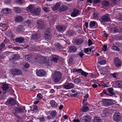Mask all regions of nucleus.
Segmentation results:
<instances>
[{
    "mask_svg": "<svg viewBox=\"0 0 122 122\" xmlns=\"http://www.w3.org/2000/svg\"><path fill=\"white\" fill-rule=\"evenodd\" d=\"M18 105L19 106L18 107L16 108L15 110L16 112L18 113L23 112L25 110V107L20 105H18Z\"/></svg>",
    "mask_w": 122,
    "mask_h": 122,
    "instance_id": "nucleus-7",
    "label": "nucleus"
},
{
    "mask_svg": "<svg viewBox=\"0 0 122 122\" xmlns=\"http://www.w3.org/2000/svg\"><path fill=\"white\" fill-rule=\"evenodd\" d=\"M102 4L103 6L106 7L109 5L110 2L106 1H104L102 2Z\"/></svg>",
    "mask_w": 122,
    "mask_h": 122,
    "instance_id": "nucleus-31",
    "label": "nucleus"
},
{
    "mask_svg": "<svg viewBox=\"0 0 122 122\" xmlns=\"http://www.w3.org/2000/svg\"><path fill=\"white\" fill-rule=\"evenodd\" d=\"M44 59V57L38 55L34 59V60L35 62H37L39 63H42Z\"/></svg>",
    "mask_w": 122,
    "mask_h": 122,
    "instance_id": "nucleus-2",
    "label": "nucleus"
},
{
    "mask_svg": "<svg viewBox=\"0 0 122 122\" xmlns=\"http://www.w3.org/2000/svg\"><path fill=\"white\" fill-rule=\"evenodd\" d=\"M37 25L39 28L42 29L45 27L44 22L41 21H38L37 22Z\"/></svg>",
    "mask_w": 122,
    "mask_h": 122,
    "instance_id": "nucleus-15",
    "label": "nucleus"
},
{
    "mask_svg": "<svg viewBox=\"0 0 122 122\" xmlns=\"http://www.w3.org/2000/svg\"><path fill=\"white\" fill-rule=\"evenodd\" d=\"M35 7L33 5H31L28 6L27 8V10L29 11L31 13L33 12V10H35Z\"/></svg>",
    "mask_w": 122,
    "mask_h": 122,
    "instance_id": "nucleus-18",
    "label": "nucleus"
},
{
    "mask_svg": "<svg viewBox=\"0 0 122 122\" xmlns=\"http://www.w3.org/2000/svg\"><path fill=\"white\" fill-rule=\"evenodd\" d=\"M33 12L32 13L35 15H38L40 13L41 10L38 8H35Z\"/></svg>",
    "mask_w": 122,
    "mask_h": 122,
    "instance_id": "nucleus-19",
    "label": "nucleus"
},
{
    "mask_svg": "<svg viewBox=\"0 0 122 122\" xmlns=\"http://www.w3.org/2000/svg\"><path fill=\"white\" fill-rule=\"evenodd\" d=\"M11 73L13 75H22L21 71L18 69L15 68L11 70Z\"/></svg>",
    "mask_w": 122,
    "mask_h": 122,
    "instance_id": "nucleus-4",
    "label": "nucleus"
},
{
    "mask_svg": "<svg viewBox=\"0 0 122 122\" xmlns=\"http://www.w3.org/2000/svg\"><path fill=\"white\" fill-rule=\"evenodd\" d=\"M96 22L94 21H92L90 22L89 25L90 27H92L94 26L96 24Z\"/></svg>",
    "mask_w": 122,
    "mask_h": 122,
    "instance_id": "nucleus-44",
    "label": "nucleus"
},
{
    "mask_svg": "<svg viewBox=\"0 0 122 122\" xmlns=\"http://www.w3.org/2000/svg\"><path fill=\"white\" fill-rule=\"evenodd\" d=\"M50 103L53 107H56L57 106V104L54 100H52L50 101Z\"/></svg>",
    "mask_w": 122,
    "mask_h": 122,
    "instance_id": "nucleus-29",
    "label": "nucleus"
},
{
    "mask_svg": "<svg viewBox=\"0 0 122 122\" xmlns=\"http://www.w3.org/2000/svg\"><path fill=\"white\" fill-rule=\"evenodd\" d=\"M46 73L45 71L42 69L38 70L36 72L37 75L40 76H42L45 75Z\"/></svg>",
    "mask_w": 122,
    "mask_h": 122,
    "instance_id": "nucleus-10",
    "label": "nucleus"
},
{
    "mask_svg": "<svg viewBox=\"0 0 122 122\" xmlns=\"http://www.w3.org/2000/svg\"><path fill=\"white\" fill-rule=\"evenodd\" d=\"M78 55L79 56L81 57L82 58L84 56V54L81 52H79L78 54Z\"/></svg>",
    "mask_w": 122,
    "mask_h": 122,
    "instance_id": "nucleus-54",
    "label": "nucleus"
},
{
    "mask_svg": "<svg viewBox=\"0 0 122 122\" xmlns=\"http://www.w3.org/2000/svg\"><path fill=\"white\" fill-rule=\"evenodd\" d=\"M92 44V41L90 39L88 40V44L89 46H90Z\"/></svg>",
    "mask_w": 122,
    "mask_h": 122,
    "instance_id": "nucleus-56",
    "label": "nucleus"
},
{
    "mask_svg": "<svg viewBox=\"0 0 122 122\" xmlns=\"http://www.w3.org/2000/svg\"><path fill=\"white\" fill-rule=\"evenodd\" d=\"M106 61L105 60H101L98 62V63L100 65L105 64L106 63Z\"/></svg>",
    "mask_w": 122,
    "mask_h": 122,
    "instance_id": "nucleus-45",
    "label": "nucleus"
},
{
    "mask_svg": "<svg viewBox=\"0 0 122 122\" xmlns=\"http://www.w3.org/2000/svg\"><path fill=\"white\" fill-rule=\"evenodd\" d=\"M102 36L103 37H108V34L106 33L105 31H104L102 34Z\"/></svg>",
    "mask_w": 122,
    "mask_h": 122,
    "instance_id": "nucleus-57",
    "label": "nucleus"
},
{
    "mask_svg": "<svg viewBox=\"0 0 122 122\" xmlns=\"http://www.w3.org/2000/svg\"><path fill=\"white\" fill-rule=\"evenodd\" d=\"M107 48V46L104 45L103 46V47L102 48V50L105 51H106V49Z\"/></svg>",
    "mask_w": 122,
    "mask_h": 122,
    "instance_id": "nucleus-58",
    "label": "nucleus"
},
{
    "mask_svg": "<svg viewBox=\"0 0 122 122\" xmlns=\"http://www.w3.org/2000/svg\"><path fill=\"white\" fill-rule=\"evenodd\" d=\"M15 20L18 22H21L23 20V17L20 16H17L15 18Z\"/></svg>",
    "mask_w": 122,
    "mask_h": 122,
    "instance_id": "nucleus-23",
    "label": "nucleus"
},
{
    "mask_svg": "<svg viewBox=\"0 0 122 122\" xmlns=\"http://www.w3.org/2000/svg\"><path fill=\"white\" fill-rule=\"evenodd\" d=\"M12 58L13 59L16 60L20 59V56L18 54H15L14 55V57Z\"/></svg>",
    "mask_w": 122,
    "mask_h": 122,
    "instance_id": "nucleus-38",
    "label": "nucleus"
},
{
    "mask_svg": "<svg viewBox=\"0 0 122 122\" xmlns=\"http://www.w3.org/2000/svg\"><path fill=\"white\" fill-rule=\"evenodd\" d=\"M91 120V118L89 116H85L84 117L83 120L84 122H89Z\"/></svg>",
    "mask_w": 122,
    "mask_h": 122,
    "instance_id": "nucleus-27",
    "label": "nucleus"
},
{
    "mask_svg": "<svg viewBox=\"0 0 122 122\" xmlns=\"http://www.w3.org/2000/svg\"><path fill=\"white\" fill-rule=\"evenodd\" d=\"M62 76V74L61 72L55 71L52 76L53 81L56 83L59 82Z\"/></svg>",
    "mask_w": 122,
    "mask_h": 122,
    "instance_id": "nucleus-1",
    "label": "nucleus"
},
{
    "mask_svg": "<svg viewBox=\"0 0 122 122\" xmlns=\"http://www.w3.org/2000/svg\"><path fill=\"white\" fill-rule=\"evenodd\" d=\"M102 20L103 22H105L110 21V20L108 15L107 14L103 16L102 18Z\"/></svg>",
    "mask_w": 122,
    "mask_h": 122,
    "instance_id": "nucleus-12",
    "label": "nucleus"
},
{
    "mask_svg": "<svg viewBox=\"0 0 122 122\" xmlns=\"http://www.w3.org/2000/svg\"><path fill=\"white\" fill-rule=\"evenodd\" d=\"M11 0H4V2L5 3L8 4L10 3L11 2Z\"/></svg>",
    "mask_w": 122,
    "mask_h": 122,
    "instance_id": "nucleus-59",
    "label": "nucleus"
},
{
    "mask_svg": "<svg viewBox=\"0 0 122 122\" xmlns=\"http://www.w3.org/2000/svg\"><path fill=\"white\" fill-rule=\"evenodd\" d=\"M76 48L74 46H71L69 48V51L70 52H74L76 51Z\"/></svg>",
    "mask_w": 122,
    "mask_h": 122,
    "instance_id": "nucleus-21",
    "label": "nucleus"
},
{
    "mask_svg": "<svg viewBox=\"0 0 122 122\" xmlns=\"http://www.w3.org/2000/svg\"><path fill=\"white\" fill-rule=\"evenodd\" d=\"M68 7L65 5H62L60 7L59 10L61 11H64L67 10Z\"/></svg>",
    "mask_w": 122,
    "mask_h": 122,
    "instance_id": "nucleus-28",
    "label": "nucleus"
},
{
    "mask_svg": "<svg viewBox=\"0 0 122 122\" xmlns=\"http://www.w3.org/2000/svg\"><path fill=\"white\" fill-rule=\"evenodd\" d=\"M112 75L113 78H116L117 77V73H114L112 74Z\"/></svg>",
    "mask_w": 122,
    "mask_h": 122,
    "instance_id": "nucleus-60",
    "label": "nucleus"
},
{
    "mask_svg": "<svg viewBox=\"0 0 122 122\" xmlns=\"http://www.w3.org/2000/svg\"><path fill=\"white\" fill-rule=\"evenodd\" d=\"M113 61L114 64L116 67H119L122 65V61L118 57H115Z\"/></svg>",
    "mask_w": 122,
    "mask_h": 122,
    "instance_id": "nucleus-3",
    "label": "nucleus"
},
{
    "mask_svg": "<svg viewBox=\"0 0 122 122\" xmlns=\"http://www.w3.org/2000/svg\"><path fill=\"white\" fill-rule=\"evenodd\" d=\"M25 24L26 25H28V26L29 25H30L31 23L30 21L29 20H27L25 22Z\"/></svg>",
    "mask_w": 122,
    "mask_h": 122,
    "instance_id": "nucleus-55",
    "label": "nucleus"
},
{
    "mask_svg": "<svg viewBox=\"0 0 122 122\" xmlns=\"http://www.w3.org/2000/svg\"><path fill=\"white\" fill-rule=\"evenodd\" d=\"M80 81V79L77 78L75 79L74 80V82L76 83H79Z\"/></svg>",
    "mask_w": 122,
    "mask_h": 122,
    "instance_id": "nucleus-52",
    "label": "nucleus"
},
{
    "mask_svg": "<svg viewBox=\"0 0 122 122\" xmlns=\"http://www.w3.org/2000/svg\"><path fill=\"white\" fill-rule=\"evenodd\" d=\"M108 90L110 94H109V95L110 96H112L115 95V94L113 91V89L112 88H108Z\"/></svg>",
    "mask_w": 122,
    "mask_h": 122,
    "instance_id": "nucleus-26",
    "label": "nucleus"
},
{
    "mask_svg": "<svg viewBox=\"0 0 122 122\" xmlns=\"http://www.w3.org/2000/svg\"><path fill=\"white\" fill-rule=\"evenodd\" d=\"M74 86V85L72 83H68L67 84H64L63 85V87L64 89H71Z\"/></svg>",
    "mask_w": 122,
    "mask_h": 122,
    "instance_id": "nucleus-14",
    "label": "nucleus"
},
{
    "mask_svg": "<svg viewBox=\"0 0 122 122\" xmlns=\"http://www.w3.org/2000/svg\"><path fill=\"white\" fill-rule=\"evenodd\" d=\"M89 48H85L84 50V52L86 53L88 52L89 51Z\"/></svg>",
    "mask_w": 122,
    "mask_h": 122,
    "instance_id": "nucleus-63",
    "label": "nucleus"
},
{
    "mask_svg": "<svg viewBox=\"0 0 122 122\" xmlns=\"http://www.w3.org/2000/svg\"><path fill=\"white\" fill-rule=\"evenodd\" d=\"M67 34L69 36H73L76 35L75 32L72 30H69L67 31Z\"/></svg>",
    "mask_w": 122,
    "mask_h": 122,
    "instance_id": "nucleus-25",
    "label": "nucleus"
},
{
    "mask_svg": "<svg viewBox=\"0 0 122 122\" xmlns=\"http://www.w3.org/2000/svg\"><path fill=\"white\" fill-rule=\"evenodd\" d=\"M44 37L45 39L48 40L50 39L51 37V36L50 34H45Z\"/></svg>",
    "mask_w": 122,
    "mask_h": 122,
    "instance_id": "nucleus-40",
    "label": "nucleus"
},
{
    "mask_svg": "<svg viewBox=\"0 0 122 122\" xmlns=\"http://www.w3.org/2000/svg\"><path fill=\"white\" fill-rule=\"evenodd\" d=\"M15 40L16 42L20 43L23 42L24 38L22 37H19L15 38Z\"/></svg>",
    "mask_w": 122,
    "mask_h": 122,
    "instance_id": "nucleus-16",
    "label": "nucleus"
},
{
    "mask_svg": "<svg viewBox=\"0 0 122 122\" xmlns=\"http://www.w3.org/2000/svg\"><path fill=\"white\" fill-rule=\"evenodd\" d=\"M13 10L16 13H19L21 12V10L19 7H14Z\"/></svg>",
    "mask_w": 122,
    "mask_h": 122,
    "instance_id": "nucleus-24",
    "label": "nucleus"
},
{
    "mask_svg": "<svg viewBox=\"0 0 122 122\" xmlns=\"http://www.w3.org/2000/svg\"><path fill=\"white\" fill-rule=\"evenodd\" d=\"M94 17V19H97L98 18V13L95 12L93 14Z\"/></svg>",
    "mask_w": 122,
    "mask_h": 122,
    "instance_id": "nucleus-50",
    "label": "nucleus"
},
{
    "mask_svg": "<svg viewBox=\"0 0 122 122\" xmlns=\"http://www.w3.org/2000/svg\"><path fill=\"white\" fill-rule=\"evenodd\" d=\"M41 36L40 34H33L31 36V39L36 40L40 38Z\"/></svg>",
    "mask_w": 122,
    "mask_h": 122,
    "instance_id": "nucleus-11",
    "label": "nucleus"
},
{
    "mask_svg": "<svg viewBox=\"0 0 122 122\" xmlns=\"http://www.w3.org/2000/svg\"><path fill=\"white\" fill-rule=\"evenodd\" d=\"M42 98V95L39 93L38 94L37 96L36 99L37 100H40Z\"/></svg>",
    "mask_w": 122,
    "mask_h": 122,
    "instance_id": "nucleus-49",
    "label": "nucleus"
},
{
    "mask_svg": "<svg viewBox=\"0 0 122 122\" xmlns=\"http://www.w3.org/2000/svg\"><path fill=\"white\" fill-rule=\"evenodd\" d=\"M56 114V112L55 111H53L51 112L50 114V115L51 117H54L55 116Z\"/></svg>",
    "mask_w": 122,
    "mask_h": 122,
    "instance_id": "nucleus-42",
    "label": "nucleus"
},
{
    "mask_svg": "<svg viewBox=\"0 0 122 122\" xmlns=\"http://www.w3.org/2000/svg\"><path fill=\"white\" fill-rule=\"evenodd\" d=\"M9 88V86L7 84H4L3 85L2 89L3 90L5 91H6Z\"/></svg>",
    "mask_w": 122,
    "mask_h": 122,
    "instance_id": "nucleus-36",
    "label": "nucleus"
},
{
    "mask_svg": "<svg viewBox=\"0 0 122 122\" xmlns=\"http://www.w3.org/2000/svg\"><path fill=\"white\" fill-rule=\"evenodd\" d=\"M74 42L76 45H79L83 42V40L82 39H77L74 40Z\"/></svg>",
    "mask_w": 122,
    "mask_h": 122,
    "instance_id": "nucleus-17",
    "label": "nucleus"
},
{
    "mask_svg": "<svg viewBox=\"0 0 122 122\" xmlns=\"http://www.w3.org/2000/svg\"><path fill=\"white\" fill-rule=\"evenodd\" d=\"M103 112V113L105 114H108L109 113L108 109H107L104 110Z\"/></svg>",
    "mask_w": 122,
    "mask_h": 122,
    "instance_id": "nucleus-53",
    "label": "nucleus"
},
{
    "mask_svg": "<svg viewBox=\"0 0 122 122\" xmlns=\"http://www.w3.org/2000/svg\"><path fill=\"white\" fill-rule=\"evenodd\" d=\"M92 87L94 88H96L98 86V85L96 84H94L92 85Z\"/></svg>",
    "mask_w": 122,
    "mask_h": 122,
    "instance_id": "nucleus-64",
    "label": "nucleus"
},
{
    "mask_svg": "<svg viewBox=\"0 0 122 122\" xmlns=\"http://www.w3.org/2000/svg\"><path fill=\"white\" fill-rule=\"evenodd\" d=\"M56 48L58 49H62V47L59 44H57L55 46Z\"/></svg>",
    "mask_w": 122,
    "mask_h": 122,
    "instance_id": "nucleus-41",
    "label": "nucleus"
},
{
    "mask_svg": "<svg viewBox=\"0 0 122 122\" xmlns=\"http://www.w3.org/2000/svg\"><path fill=\"white\" fill-rule=\"evenodd\" d=\"M82 70L81 69H74L73 70V72H77V73H81Z\"/></svg>",
    "mask_w": 122,
    "mask_h": 122,
    "instance_id": "nucleus-47",
    "label": "nucleus"
},
{
    "mask_svg": "<svg viewBox=\"0 0 122 122\" xmlns=\"http://www.w3.org/2000/svg\"><path fill=\"white\" fill-rule=\"evenodd\" d=\"M16 30L19 32H20L22 31H23L25 29L21 25L18 26L16 28Z\"/></svg>",
    "mask_w": 122,
    "mask_h": 122,
    "instance_id": "nucleus-22",
    "label": "nucleus"
},
{
    "mask_svg": "<svg viewBox=\"0 0 122 122\" xmlns=\"http://www.w3.org/2000/svg\"><path fill=\"white\" fill-rule=\"evenodd\" d=\"M59 57L58 56H56L53 57L51 59V61H53L55 62H57L59 59Z\"/></svg>",
    "mask_w": 122,
    "mask_h": 122,
    "instance_id": "nucleus-39",
    "label": "nucleus"
},
{
    "mask_svg": "<svg viewBox=\"0 0 122 122\" xmlns=\"http://www.w3.org/2000/svg\"><path fill=\"white\" fill-rule=\"evenodd\" d=\"M81 75H83L85 76H86L88 74V73L83 71L82 70V71H81Z\"/></svg>",
    "mask_w": 122,
    "mask_h": 122,
    "instance_id": "nucleus-51",
    "label": "nucleus"
},
{
    "mask_svg": "<svg viewBox=\"0 0 122 122\" xmlns=\"http://www.w3.org/2000/svg\"><path fill=\"white\" fill-rule=\"evenodd\" d=\"M11 10L8 8H5L3 10V12L4 13L7 14L10 13Z\"/></svg>",
    "mask_w": 122,
    "mask_h": 122,
    "instance_id": "nucleus-30",
    "label": "nucleus"
},
{
    "mask_svg": "<svg viewBox=\"0 0 122 122\" xmlns=\"http://www.w3.org/2000/svg\"><path fill=\"white\" fill-rule=\"evenodd\" d=\"M94 122H102V120L99 117H95L93 120Z\"/></svg>",
    "mask_w": 122,
    "mask_h": 122,
    "instance_id": "nucleus-32",
    "label": "nucleus"
},
{
    "mask_svg": "<svg viewBox=\"0 0 122 122\" xmlns=\"http://www.w3.org/2000/svg\"><path fill=\"white\" fill-rule=\"evenodd\" d=\"M102 104L105 106H107L112 105V102H111L110 99H105L102 101Z\"/></svg>",
    "mask_w": 122,
    "mask_h": 122,
    "instance_id": "nucleus-6",
    "label": "nucleus"
},
{
    "mask_svg": "<svg viewBox=\"0 0 122 122\" xmlns=\"http://www.w3.org/2000/svg\"><path fill=\"white\" fill-rule=\"evenodd\" d=\"M16 3L19 5L22 4L23 2V0H16Z\"/></svg>",
    "mask_w": 122,
    "mask_h": 122,
    "instance_id": "nucleus-43",
    "label": "nucleus"
},
{
    "mask_svg": "<svg viewBox=\"0 0 122 122\" xmlns=\"http://www.w3.org/2000/svg\"><path fill=\"white\" fill-rule=\"evenodd\" d=\"M122 117L119 112H117L114 114L113 117V120L117 122L119 121L121 119Z\"/></svg>",
    "mask_w": 122,
    "mask_h": 122,
    "instance_id": "nucleus-5",
    "label": "nucleus"
},
{
    "mask_svg": "<svg viewBox=\"0 0 122 122\" xmlns=\"http://www.w3.org/2000/svg\"><path fill=\"white\" fill-rule=\"evenodd\" d=\"M79 12V11L78 9L74 8L73 9V11L71 14V16L72 17H76Z\"/></svg>",
    "mask_w": 122,
    "mask_h": 122,
    "instance_id": "nucleus-13",
    "label": "nucleus"
},
{
    "mask_svg": "<svg viewBox=\"0 0 122 122\" xmlns=\"http://www.w3.org/2000/svg\"><path fill=\"white\" fill-rule=\"evenodd\" d=\"M60 5V3H57L54 5L52 7V9L53 10H57L59 7Z\"/></svg>",
    "mask_w": 122,
    "mask_h": 122,
    "instance_id": "nucleus-33",
    "label": "nucleus"
},
{
    "mask_svg": "<svg viewBox=\"0 0 122 122\" xmlns=\"http://www.w3.org/2000/svg\"><path fill=\"white\" fill-rule=\"evenodd\" d=\"M66 28V26L63 25H59L56 26V28L57 30L60 32L64 31Z\"/></svg>",
    "mask_w": 122,
    "mask_h": 122,
    "instance_id": "nucleus-8",
    "label": "nucleus"
},
{
    "mask_svg": "<svg viewBox=\"0 0 122 122\" xmlns=\"http://www.w3.org/2000/svg\"><path fill=\"white\" fill-rule=\"evenodd\" d=\"M116 85L119 87H122V81H117L116 82Z\"/></svg>",
    "mask_w": 122,
    "mask_h": 122,
    "instance_id": "nucleus-35",
    "label": "nucleus"
},
{
    "mask_svg": "<svg viewBox=\"0 0 122 122\" xmlns=\"http://www.w3.org/2000/svg\"><path fill=\"white\" fill-rule=\"evenodd\" d=\"M6 103L11 105H14L16 104V102L15 99L13 98H11L8 99Z\"/></svg>",
    "mask_w": 122,
    "mask_h": 122,
    "instance_id": "nucleus-9",
    "label": "nucleus"
},
{
    "mask_svg": "<svg viewBox=\"0 0 122 122\" xmlns=\"http://www.w3.org/2000/svg\"><path fill=\"white\" fill-rule=\"evenodd\" d=\"M0 25L1 26H2V27L4 28L6 26V25L5 24H0Z\"/></svg>",
    "mask_w": 122,
    "mask_h": 122,
    "instance_id": "nucleus-62",
    "label": "nucleus"
},
{
    "mask_svg": "<svg viewBox=\"0 0 122 122\" xmlns=\"http://www.w3.org/2000/svg\"><path fill=\"white\" fill-rule=\"evenodd\" d=\"M112 49L115 50L117 51H119L120 50L119 48L115 46H112Z\"/></svg>",
    "mask_w": 122,
    "mask_h": 122,
    "instance_id": "nucleus-46",
    "label": "nucleus"
},
{
    "mask_svg": "<svg viewBox=\"0 0 122 122\" xmlns=\"http://www.w3.org/2000/svg\"><path fill=\"white\" fill-rule=\"evenodd\" d=\"M42 9L45 12H47L49 10V9L48 8L46 7H43Z\"/></svg>",
    "mask_w": 122,
    "mask_h": 122,
    "instance_id": "nucleus-48",
    "label": "nucleus"
},
{
    "mask_svg": "<svg viewBox=\"0 0 122 122\" xmlns=\"http://www.w3.org/2000/svg\"><path fill=\"white\" fill-rule=\"evenodd\" d=\"M112 31L114 32H120V31L119 30V27H114L112 28L111 29Z\"/></svg>",
    "mask_w": 122,
    "mask_h": 122,
    "instance_id": "nucleus-34",
    "label": "nucleus"
},
{
    "mask_svg": "<svg viewBox=\"0 0 122 122\" xmlns=\"http://www.w3.org/2000/svg\"><path fill=\"white\" fill-rule=\"evenodd\" d=\"M81 110L82 112H86L89 110V109L86 106L85 107H82Z\"/></svg>",
    "mask_w": 122,
    "mask_h": 122,
    "instance_id": "nucleus-37",
    "label": "nucleus"
},
{
    "mask_svg": "<svg viewBox=\"0 0 122 122\" xmlns=\"http://www.w3.org/2000/svg\"><path fill=\"white\" fill-rule=\"evenodd\" d=\"M100 0H93V2L94 3H99L100 1Z\"/></svg>",
    "mask_w": 122,
    "mask_h": 122,
    "instance_id": "nucleus-61",
    "label": "nucleus"
},
{
    "mask_svg": "<svg viewBox=\"0 0 122 122\" xmlns=\"http://www.w3.org/2000/svg\"><path fill=\"white\" fill-rule=\"evenodd\" d=\"M7 41V42H8V40L7 39H5L3 41V42L0 45V51H1L3 49L5 48V44L4 43V42H5L6 41L5 43H7L6 41Z\"/></svg>",
    "mask_w": 122,
    "mask_h": 122,
    "instance_id": "nucleus-20",
    "label": "nucleus"
}]
</instances>
